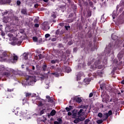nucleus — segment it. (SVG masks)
<instances>
[{
  "instance_id": "1",
  "label": "nucleus",
  "mask_w": 124,
  "mask_h": 124,
  "mask_svg": "<svg viewBox=\"0 0 124 124\" xmlns=\"http://www.w3.org/2000/svg\"><path fill=\"white\" fill-rule=\"evenodd\" d=\"M120 8L119 10V13H122L123 12V11L124 10V0H121L120 1V3L119 5H118L116 7V11H118V9Z\"/></svg>"
},
{
  "instance_id": "2",
  "label": "nucleus",
  "mask_w": 124,
  "mask_h": 124,
  "mask_svg": "<svg viewBox=\"0 0 124 124\" xmlns=\"http://www.w3.org/2000/svg\"><path fill=\"white\" fill-rule=\"evenodd\" d=\"M42 29L43 31H47L50 30V26H49V24H48V22L45 21L42 24Z\"/></svg>"
},
{
  "instance_id": "3",
  "label": "nucleus",
  "mask_w": 124,
  "mask_h": 124,
  "mask_svg": "<svg viewBox=\"0 0 124 124\" xmlns=\"http://www.w3.org/2000/svg\"><path fill=\"white\" fill-rule=\"evenodd\" d=\"M16 36L18 37V38H22L23 36L24 37H26V33H25V30L24 29H20L19 30V33L16 34Z\"/></svg>"
},
{
  "instance_id": "4",
  "label": "nucleus",
  "mask_w": 124,
  "mask_h": 124,
  "mask_svg": "<svg viewBox=\"0 0 124 124\" xmlns=\"http://www.w3.org/2000/svg\"><path fill=\"white\" fill-rule=\"evenodd\" d=\"M92 61L93 62H94L95 66H97L98 64H100V63H101V61H102V59L101 57H99L97 58L96 60L95 59H93Z\"/></svg>"
},
{
  "instance_id": "5",
  "label": "nucleus",
  "mask_w": 124,
  "mask_h": 124,
  "mask_svg": "<svg viewBox=\"0 0 124 124\" xmlns=\"http://www.w3.org/2000/svg\"><path fill=\"white\" fill-rule=\"evenodd\" d=\"M25 80H26L27 86H31V76H26L25 77Z\"/></svg>"
},
{
  "instance_id": "6",
  "label": "nucleus",
  "mask_w": 124,
  "mask_h": 124,
  "mask_svg": "<svg viewBox=\"0 0 124 124\" xmlns=\"http://www.w3.org/2000/svg\"><path fill=\"white\" fill-rule=\"evenodd\" d=\"M84 120H85V117L78 116V118H76L75 120H74V124H78V123L82 121H84Z\"/></svg>"
},
{
  "instance_id": "7",
  "label": "nucleus",
  "mask_w": 124,
  "mask_h": 124,
  "mask_svg": "<svg viewBox=\"0 0 124 124\" xmlns=\"http://www.w3.org/2000/svg\"><path fill=\"white\" fill-rule=\"evenodd\" d=\"M71 99L74 101V102L75 101H76V102H77L78 103H81V102H82V99L81 98V97H72Z\"/></svg>"
},
{
  "instance_id": "8",
  "label": "nucleus",
  "mask_w": 124,
  "mask_h": 124,
  "mask_svg": "<svg viewBox=\"0 0 124 124\" xmlns=\"http://www.w3.org/2000/svg\"><path fill=\"white\" fill-rule=\"evenodd\" d=\"M1 4H5V3H11V0H0Z\"/></svg>"
},
{
  "instance_id": "9",
  "label": "nucleus",
  "mask_w": 124,
  "mask_h": 124,
  "mask_svg": "<svg viewBox=\"0 0 124 124\" xmlns=\"http://www.w3.org/2000/svg\"><path fill=\"white\" fill-rule=\"evenodd\" d=\"M59 9L60 10H62V11L63 12V11H64V10H65L66 9V6L64 5H61L58 6Z\"/></svg>"
},
{
  "instance_id": "10",
  "label": "nucleus",
  "mask_w": 124,
  "mask_h": 124,
  "mask_svg": "<svg viewBox=\"0 0 124 124\" xmlns=\"http://www.w3.org/2000/svg\"><path fill=\"white\" fill-rule=\"evenodd\" d=\"M21 14H23V15H28L27 9H26V8H22L21 10Z\"/></svg>"
},
{
  "instance_id": "11",
  "label": "nucleus",
  "mask_w": 124,
  "mask_h": 124,
  "mask_svg": "<svg viewBox=\"0 0 124 124\" xmlns=\"http://www.w3.org/2000/svg\"><path fill=\"white\" fill-rule=\"evenodd\" d=\"M85 114V112H84V109H80L79 111L78 112V116H84Z\"/></svg>"
},
{
  "instance_id": "12",
  "label": "nucleus",
  "mask_w": 124,
  "mask_h": 124,
  "mask_svg": "<svg viewBox=\"0 0 124 124\" xmlns=\"http://www.w3.org/2000/svg\"><path fill=\"white\" fill-rule=\"evenodd\" d=\"M42 69L43 71H46L48 69L47 68V64L44 63L42 66Z\"/></svg>"
},
{
  "instance_id": "13",
  "label": "nucleus",
  "mask_w": 124,
  "mask_h": 124,
  "mask_svg": "<svg viewBox=\"0 0 124 124\" xmlns=\"http://www.w3.org/2000/svg\"><path fill=\"white\" fill-rule=\"evenodd\" d=\"M46 98L47 99L48 102H50L51 103H53L54 100L53 99V98H51L50 96H46Z\"/></svg>"
},
{
  "instance_id": "14",
  "label": "nucleus",
  "mask_w": 124,
  "mask_h": 124,
  "mask_svg": "<svg viewBox=\"0 0 124 124\" xmlns=\"http://www.w3.org/2000/svg\"><path fill=\"white\" fill-rule=\"evenodd\" d=\"M109 117L108 114H107V113H104V115H103V121H106V120H107V119H108V118Z\"/></svg>"
},
{
  "instance_id": "15",
  "label": "nucleus",
  "mask_w": 124,
  "mask_h": 124,
  "mask_svg": "<svg viewBox=\"0 0 124 124\" xmlns=\"http://www.w3.org/2000/svg\"><path fill=\"white\" fill-rule=\"evenodd\" d=\"M117 57L119 59H122V58H123V57H124V52L121 51L119 53V54L117 55Z\"/></svg>"
},
{
  "instance_id": "16",
  "label": "nucleus",
  "mask_w": 124,
  "mask_h": 124,
  "mask_svg": "<svg viewBox=\"0 0 124 124\" xmlns=\"http://www.w3.org/2000/svg\"><path fill=\"white\" fill-rule=\"evenodd\" d=\"M14 42L18 46H20L21 44H22V41L19 40H16V41H14Z\"/></svg>"
},
{
  "instance_id": "17",
  "label": "nucleus",
  "mask_w": 124,
  "mask_h": 124,
  "mask_svg": "<svg viewBox=\"0 0 124 124\" xmlns=\"http://www.w3.org/2000/svg\"><path fill=\"white\" fill-rule=\"evenodd\" d=\"M22 56H23L24 59H25V60H28V58L30 56V54L27 53H23Z\"/></svg>"
},
{
  "instance_id": "18",
  "label": "nucleus",
  "mask_w": 124,
  "mask_h": 124,
  "mask_svg": "<svg viewBox=\"0 0 124 124\" xmlns=\"http://www.w3.org/2000/svg\"><path fill=\"white\" fill-rule=\"evenodd\" d=\"M100 88L101 90H105V89H106V84L105 83L100 84Z\"/></svg>"
},
{
  "instance_id": "19",
  "label": "nucleus",
  "mask_w": 124,
  "mask_h": 124,
  "mask_svg": "<svg viewBox=\"0 0 124 124\" xmlns=\"http://www.w3.org/2000/svg\"><path fill=\"white\" fill-rule=\"evenodd\" d=\"M64 69L65 72H67V73H69L71 71V69L69 67H65Z\"/></svg>"
},
{
  "instance_id": "20",
  "label": "nucleus",
  "mask_w": 124,
  "mask_h": 124,
  "mask_svg": "<svg viewBox=\"0 0 124 124\" xmlns=\"http://www.w3.org/2000/svg\"><path fill=\"white\" fill-rule=\"evenodd\" d=\"M3 76H6V77H9L10 76V73L8 72H5L2 74Z\"/></svg>"
},
{
  "instance_id": "21",
  "label": "nucleus",
  "mask_w": 124,
  "mask_h": 124,
  "mask_svg": "<svg viewBox=\"0 0 124 124\" xmlns=\"http://www.w3.org/2000/svg\"><path fill=\"white\" fill-rule=\"evenodd\" d=\"M91 78H85L84 79V83H86L87 85L91 82Z\"/></svg>"
},
{
  "instance_id": "22",
  "label": "nucleus",
  "mask_w": 124,
  "mask_h": 124,
  "mask_svg": "<svg viewBox=\"0 0 124 124\" xmlns=\"http://www.w3.org/2000/svg\"><path fill=\"white\" fill-rule=\"evenodd\" d=\"M25 96L26 98H29V97H31V93H29L28 92L25 93Z\"/></svg>"
},
{
  "instance_id": "23",
  "label": "nucleus",
  "mask_w": 124,
  "mask_h": 124,
  "mask_svg": "<svg viewBox=\"0 0 124 124\" xmlns=\"http://www.w3.org/2000/svg\"><path fill=\"white\" fill-rule=\"evenodd\" d=\"M111 39L112 40H117L118 39V37L115 34H112Z\"/></svg>"
},
{
  "instance_id": "24",
  "label": "nucleus",
  "mask_w": 124,
  "mask_h": 124,
  "mask_svg": "<svg viewBox=\"0 0 124 124\" xmlns=\"http://www.w3.org/2000/svg\"><path fill=\"white\" fill-rule=\"evenodd\" d=\"M88 105H81L79 106V108H82V109H88Z\"/></svg>"
},
{
  "instance_id": "25",
  "label": "nucleus",
  "mask_w": 124,
  "mask_h": 124,
  "mask_svg": "<svg viewBox=\"0 0 124 124\" xmlns=\"http://www.w3.org/2000/svg\"><path fill=\"white\" fill-rule=\"evenodd\" d=\"M33 18H35V19L34 20V23H35L36 24H37V23H38V21H39V17H38V16H37V17L34 16Z\"/></svg>"
},
{
  "instance_id": "26",
  "label": "nucleus",
  "mask_w": 124,
  "mask_h": 124,
  "mask_svg": "<svg viewBox=\"0 0 124 124\" xmlns=\"http://www.w3.org/2000/svg\"><path fill=\"white\" fill-rule=\"evenodd\" d=\"M81 75H82V73H78L77 75V81L80 80V78L81 77Z\"/></svg>"
},
{
  "instance_id": "27",
  "label": "nucleus",
  "mask_w": 124,
  "mask_h": 124,
  "mask_svg": "<svg viewBox=\"0 0 124 124\" xmlns=\"http://www.w3.org/2000/svg\"><path fill=\"white\" fill-rule=\"evenodd\" d=\"M28 103V99L27 98H24L23 99H22V104L23 105H24V104H26V103Z\"/></svg>"
},
{
  "instance_id": "28",
  "label": "nucleus",
  "mask_w": 124,
  "mask_h": 124,
  "mask_svg": "<svg viewBox=\"0 0 124 124\" xmlns=\"http://www.w3.org/2000/svg\"><path fill=\"white\" fill-rule=\"evenodd\" d=\"M118 23L119 25H122V24H124V19H118Z\"/></svg>"
},
{
  "instance_id": "29",
  "label": "nucleus",
  "mask_w": 124,
  "mask_h": 124,
  "mask_svg": "<svg viewBox=\"0 0 124 124\" xmlns=\"http://www.w3.org/2000/svg\"><path fill=\"white\" fill-rule=\"evenodd\" d=\"M36 81H37V80H36V77L35 76H32L31 77V82H34V83H35V82H36Z\"/></svg>"
},
{
  "instance_id": "30",
  "label": "nucleus",
  "mask_w": 124,
  "mask_h": 124,
  "mask_svg": "<svg viewBox=\"0 0 124 124\" xmlns=\"http://www.w3.org/2000/svg\"><path fill=\"white\" fill-rule=\"evenodd\" d=\"M56 110H55V109H53L50 112V115L51 116H55L56 115Z\"/></svg>"
},
{
  "instance_id": "31",
  "label": "nucleus",
  "mask_w": 124,
  "mask_h": 124,
  "mask_svg": "<svg viewBox=\"0 0 124 124\" xmlns=\"http://www.w3.org/2000/svg\"><path fill=\"white\" fill-rule=\"evenodd\" d=\"M32 40L34 42H38V38L36 36H34L32 37Z\"/></svg>"
},
{
  "instance_id": "32",
  "label": "nucleus",
  "mask_w": 124,
  "mask_h": 124,
  "mask_svg": "<svg viewBox=\"0 0 124 124\" xmlns=\"http://www.w3.org/2000/svg\"><path fill=\"white\" fill-rule=\"evenodd\" d=\"M84 124H91V120H90V119H89L85 120V121H84Z\"/></svg>"
},
{
  "instance_id": "33",
  "label": "nucleus",
  "mask_w": 124,
  "mask_h": 124,
  "mask_svg": "<svg viewBox=\"0 0 124 124\" xmlns=\"http://www.w3.org/2000/svg\"><path fill=\"white\" fill-rule=\"evenodd\" d=\"M95 68H98V69H101L103 68V65L101 64H100L99 65H98L97 66H95Z\"/></svg>"
},
{
  "instance_id": "34",
  "label": "nucleus",
  "mask_w": 124,
  "mask_h": 124,
  "mask_svg": "<svg viewBox=\"0 0 124 124\" xmlns=\"http://www.w3.org/2000/svg\"><path fill=\"white\" fill-rule=\"evenodd\" d=\"M7 56H8V55H7V53H6V52H4L2 53V58H5Z\"/></svg>"
},
{
  "instance_id": "35",
  "label": "nucleus",
  "mask_w": 124,
  "mask_h": 124,
  "mask_svg": "<svg viewBox=\"0 0 124 124\" xmlns=\"http://www.w3.org/2000/svg\"><path fill=\"white\" fill-rule=\"evenodd\" d=\"M14 20H15V21H16V23H18V22H19V18L18 17V16H14Z\"/></svg>"
},
{
  "instance_id": "36",
  "label": "nucleus",
  "mask_w": 124,
  "mask_h": 124,
  "mask_svg": "<svg viewBox=\"0 0 124 124\" xmlns=\"http://www.w3.org/2000/svg\"><path fill=\"white\" fill-rule=\"evenodd\" d=\"M104 121L103 120H98L96 121L97 124H102Z\"/></svg>"
},
{
  "instance_id": "37",
  "label": "nucleus",
  "mask_w": 124,
  "mask_h": 124,
  "mask_svg": "<svg viewBox=\"0 0 124 124\" xmlns=\"http://www.w3.org/2000/svg\"><path fill=\"white\" fill-rule=\"evenodd\" d=\"M51 17L53 19H56V18H57V16L55 14V13H53L51 14Z\"/></svg>"
},
{
  "instance_id": "38",
  "label": "nucleus",
  "mask_w": 124,
  "mask_h": 124,
  "mask_svg": "<svg viewBox=\"0 0 124 124\" xmlns=\"http://www.w3.org/2000/svg\"><path fill=\"white\" fill-rule=\"evenodd\" d=\"M78 111H77V110H75V111L73 112V116L74 117H76L77 116V112Z\"/></svg>"
},
{
  "instance_id": "39",
  "label": "nucleus",
  "mask_w": 124,
  "mask_h": 124,
  "mask_svg": "<svg viewBox=\"0 0 124 124\" xmlns=\"http://www.w3.org/2000/svg\"><path fill=\"white\" fill-rule=\"evenodd\" d=\"M38 56L39 57V60H41L44 58V56H43L42 54H39Z\"/></svg>"
},
{
  "instance_id": "40",
  "label": "nucleus",
  "mask_w": 124,
  "mask_h": 124,
  "mask_svg": "<svg viewBox=\"0 0 124 124\" xmlns=\"http://www.w3.org/2000/svg\"><path fill=\"white\" fill-rule=\"evenodd\" d=\"M106 113L108 114V115L109 117V116H111V115H112V110H109L108 113Z\"/></svg>"
},
{
  "instance_id": "41",
  "label": "nucleus",
  "mask_w": 124,
  "mask_h": 124,
  "mask_svg": "<svg viewBox=\"0 0 124 124\" xmlns=\"http://www.w3.org/2000/svg\"><path fill=\"white\" fill-rule=\"evenodd\" d=\"M13 61H17L18 60V56H15L13 58Z\"/></svg>"
},
{
  "instance_id": "42",
  "label": "nucleus",
  "mask_w": 124,
  "mask_h": 124,
  "mask_svg": "<svg viewBox=\"0 0 124 124\" xmlns=\"http://www.w3.org/2000/svg\"><path fill=\"white\" fill-rule=\"evenodd\" d=\"M14 89H10L9 88L7 89V92H8L9 93H12V92H14Z\"/></svg>"
},
{
  "instance_id": "43",
  "label": "nucleus",
  "mask_w": 124,
  "mask_h": 124,
  "mask_svg": "<svg viewBox=\"0 0 124 124\" xmlns=\"http://www.w3.org/2000/svg\"><path fill=\"white\" fill-rule=\"evenodd\" d=\"M88 37L89 38H91V37L93 36V34H92V32H88Z\"/></svg>"
},
{
  "instance_id": "44",
  "label": "nucleus",
  "mask_w": 124,
  "mask_h": 124,
  "mask_svg": "<svg viewBox=\"0 0 124 124\" xmlns=\"http://www.w3.org/2000/svg\"><path fill=\"white\" fill-rule=\"evenodd\" d=\"M98 117H99V118H103V114H102V113H101V112H99L98 114Z\"/></svg>"
},
{
  "instance_id": "45",
  "label": "nucleus",
  "mask_w": 124,
  "mask_h": 124,
  "mask_svg": "<svg viewBox=\"0 0 124 124\" xmlns=\"http://www.w3.org/2000/svg\"><path fill=\"white\" fill-rule=\"evenodd\" d=\"M57 71L58 72H62V68H58L57 69Z\"/></svg>"
},
{
  "instance_id": "46",
  "label": "nucleus",
  "mask_w": 124,
  "mask_h": 124,
  "mask_svg": "<svg viewBox=\"0 0 124 124\" xmlns=\"http://www.w3.org/2000/svg\"><path fill=\"white\" fill-rule=\"evenodd\" d=\"M57 121H58V122H59V123L60 124H62V120L61 118H58V119H57Z\"/></svg>"
},
{
  "instance_id": "47",
  "label": "nucleus",
  "mask_w": 124,
  "mask_h": 124,
  "mask_svg": "<svg viewBox=\"0 0 124 124\" xmlns=\"http://www.w3.org/2000/svg\"><path fill=\"white\" fill-rule=\"evenodd\" d=\"M92 16V12L91 11L88 12L87 17H91Z\"/></svg>"
},
{
  "instance_id": "48",
  "label": "nucleus",
  "mask_w": 124,
  "mask_h": 124,
  "mask_svg": "<svg viewBox=\"0 0 124 124\" xmlns=\"http://www.w3.org/2000/svg\"><path fill=\"white\" fill-rule=\"evenodd\" d=\"M25 118L26 120H29V119H31V114H28L27 116H26Z\"/></svg>"
},
{
  "instance_id": "49",
  "label": "nucleus",
  "mask_w": 124,
  "mask_h": 124,
  "mask_svg": "<svg viewBox=\"0 0 124 124\" xmlns=\"http://www.w3.org/2000/svg\"><path fill=\"white\" fill-rule=\"evenodd\" d=\"M61 33V31H60V30H57L56 31V34L57 35H59V34H60V33Z\"/></svg>"
},
{
  "instance_id": "50",
  "label": "nucleus",
  "mask_w": 124,
  "mask_h": 124,
  "mask_svg": "<svg viewBox=\"0 0 124 124\" xmlns=\"http://www.w3.org/2000/svg\"><path fill=\"white\" fill-rule=\"evenodd\" d=\"M64 27H65V30H66V31H68V29H70V27L69 26H65Z\"/></svg>"
},
{
  "instance_id": "51",
  "label": "nucleus",
  "mask_w": 124,
  "mask_h": 124,
  "mask_svg": "<svg viewBox=\"0 0 124 124\" xmlns=\"http://www.w3.org/2000/svg\"><path fill=\"white\" fill-rule=\"evenodd\" d=\"M34 27L35 28H39V24L36 23L34 25Z\"/></svg>"
},
{
  "instance_id": "52",
  "label": "nucleus",
  "mask_w": 124,
  "mask_h": 124,
  "mask_svg": "<svg viewBox=\"0 0 124 124\" xmlns=\"http://www.w3.org/2000/svg\"><path fill=\"white\" fill-rule=\"evenodd\" d=\"M50 34H46V35H45V37H46V38H48V37H50Z\"/></svg>"
},
{
  "instance_id": "53",
  "label": "nucleus",
  "mask_w": 124,
  "mask_h": 124,
  "mask_svg": "<svg viewBox=\"0 0 124 124\" xmlns=\"http://www.w3.org/2000/svg\"><path fill=\"white\" fill-rule=\"evenodd\" d=\"M65 110L67 111V112H69V111H71V109H70V108H68V107H66L65 108Z\"/></svg>"
},
{
  "instance_id": "54",
  "label": "nucleus",
  "mask_w": 124,
  "mask_h": 124,
  "mask_svg": "<svg viewBox=\"0 0 124 124\" xmlns=\"http://www.w3.org/2000/svg\"><path fill=\"white\" fill-rule=\"evenodd\" d=\"M58 62V60H52L51 61V63H56V62Z\"/></svg>"
},
{
  "instance_id": "55",
  "label": "nucleus",
  "mask_w": 124,
  "mask_h": 124,
  "mask_svg": "<svg viewBox=\"0 0 124 124\" xmlns=\"http://www.w3.org/2000/svg\"><path fill=\"white\" fill-rule=\"evenodd\" d=\"M17 5H20L21 4V1L20 0H17L16 1Z\"/></svg>"
},
{
  "instance_id": "56",
  "label": "nucleus",
  "mask_w": 124,
  "mask_h": 124,
  "mask_svg": "<svg viewBox=\"0 0 124 124\" xmlns=\"http://www.w3.org/2000/svg\"><path fill=\"white\" fill-rule=\"evenodd\" d=\"M8 12H9L8 11H5L3 13V15H7V14H8Z\"/></svg>"
},
{
  "instance_id": "57",
  "label": "nucleus",
  "mask_w": 124,
  "mask_h": 124,
  "mask_svg": "<svg viewBox=\"0 0 124 124\" xmlns=\"http://www.w3.org/2000/svg\"><path fill=\"white\" fill-rule=\"evenodd\" d=\"M93 93H91L89 94V97H93Z\"/></svg>"
},
{
  "instance_id": "58",
  "label": "nucleus",
  "mask_w": 124,
  "mask_h": 124,
  "mask_svg": "<svg viewBox=\"0 0 124 124\" xmlns=\"http://www.w3.org/2000/svg\"><path fill=\"white\" fill-rule=\"evenodd\" d=\"M40 115H43L44 114V109L42 110L40 113Z\"/></svg>"
},
{
  "instance_id": "59",
  "label": "nucleus",
  "mask_w": 124,
  "mask_h": 124,
  "mask_svg": "<svg viewBox=\"0 0 124 124\" xmlns=\"http://www.w3.org/2000/svg\"><path fill=\"white\" fill-rule=\"evenodd\" d=\"M89 4L90 5H91V6H92V5H93V1H89Z\"/></svg>"
},
{
  "instance_id": "60",
  "label": "nucleus",
  "mask_w": 124,
  "mask_h": 124,
  "mask_svg": "<svg viewBox=\"0 0 124 124\" xmlns=\"http://www.w3.org/2000/svg\"><path fill=\"white\" fill-rule=\"evenodd\" d=\"M58 47L59 48H61V47H62V44H59Z\"/></svg>"
},
{
  "instance_id": "61",
  "label": "nucleus",
  "mask_w": 124,
  "mask_h": 124,
  "mask_svg": "<svg viewBox=\"0 0 124 124\" xmlns=\"http://www.w3.org/2000/svg\"><path fill=\"white\" fill-rule=\"evenodd\" d=\"M57 40V39L56 38H53L52 39H51V41L54 42V41H56Z\"/></svg>"
},
{
  "instance_id": "62",
  "label": "nucleus",
  "mask_w": 124,
  "mask_h": 124,
  "mask_svg": "<svg viewBox=\"0 0 124 124\" xmlns=\"http://www.w3.org/2000/svg\"><path fill=\"white\" fill-rule=\"evenodd\" d=\"M69 108H70V109H71V110H72V109H73V108H74V107H73L72 106H69Z\"/></svg>"
},
{
  "instance_id": "63",
  "label": "nucleus",
  "mask_w": 124,
  "mask_h": 124,
  "mask_svg": "<svg viewBox=\"0 0 124 124\" xmlns=\"http://www.w3.org/2000/svg\"><path fill=\"white\" fill-rule=\"evenodd\" d=\"M64 33V31L63 30H62L60 32V34H63Z\"/></svg>"
},
{
  "instance_id": "64",
  "label": "nucleus",
  "mask_w": 124,
  "mask_h": 124,
  "mask_svg": "<svg viewBox=\"0 0 124 124\" xmlns=\"http://www.w3.org/2000/svg\"><path fill=\"white\" fill-rule=\"evenodd\" d=\"M54 124H60L59 122H58V121H55V122H54Z\"/></svg>"
}]
</instances>
